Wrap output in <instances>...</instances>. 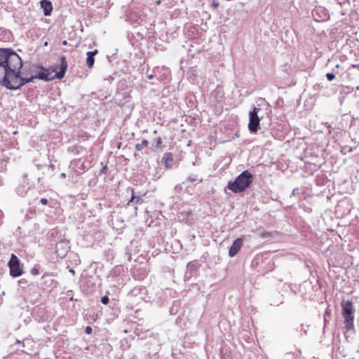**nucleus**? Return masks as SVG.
Here are the masks:
<instances>
[{
	"label": "nucleus",
	"mask_w": 359,
	"mask_h": 359,
	"mask_svg": "<svg viewBox=\"0 0 359 359\" xmlns=\"http://www.w3.org/2000/svg\"><path fill=\"white\" fill-rule=\"evenodd\" d=\"M26 177L27 175H25L22 183L16 188V192L20 196H25L27 194V191L30 189V186L26 180Z\"/></svg>",
	"instance_id": "obj_7"
},
{
	"label": "nucleus",
	"mask_w": 359,
	"mask_h": 359,
	"mask_svg": "<svg viewBox=\"0 0 359 359\" xmlns=\"http://www.w3.org/2000/svg\"><path fill=\"white\" fill-rule=\"evenodd\" d=\"M30 273L32 275L36 276L39 274V271L36 267H34L31 269Z\"/></svg>",
	"instance_id": "obj_16"
},
{
	"label": "nucleus",
	"mask_w": 359,
	"mask_h": 359,
	"mask_svg": "<svg viewBox=\"0 0 359 359\" xmlns=\"http://www.w3.org/2000/svg\"><path fill=\"white\" fill-rule=\"evenodd\" d=\"M60 71L44 68L38 65H29V68L22 69L21 57L13 50L0 48V85L8 90H18L34 79L52 81L64 77L67 69L65 56L60 57Z\"/></svg>",
	"instance_id": "obj_1"
},
{
	"label": "nucleus",
	"mask_w": 359,
	"mask_h": 359,
	"mask_svg": "<svg viewBox=\"0 0 359 359\" xmlns=\"http://www.w3.org/2000/svg\"><path fill=\"white\" fill-rule=\"evenodd\" d=\"M163 159L165 161V165L166 168H171L173 161L172 155L171 153H166L164 155Z\"/></svg>",
	"instance_id": "obj_11"
},
{
	"label": "nucleus",
	"mask_w": 359,
	"mask_h": 359,
	"mask_svg": "<svg viewBox=\"0 0 359 359\" xmlns=\"http://www.w3.org/2000/svg\"><path fill=\"white\" fill-rule=\"evenodd\" d=\"M154 77V75H152V74H150V75H149V76H148V79H152Z\"/></svg>",
	"instance_id": "obj_26"
},
{
	"label": "nucleus",
	"mask_w": 359,
	"mask_h": 359,
	"mask_svg": "<svg viewBox=\"0 0 359 359\" xmlns=\"http://www.w3.org/2000/svg\"><path fill=\"white\" fill-rule=\"evenodd\" d=\"M147 144H148V141L147 140H142L141 143H138L135 145V149L137 151H141Z\"/></svg>",
	"instance_id": "obj_13"
},
{
	"label": "nucleus",
	"mask_w": 359,
	"mask_h": 359,
	"mask_svg": "<svg viewBox=\"0 0 359 359\" xmlns=\"http://www.w3.org/2000/svg\"><path fill=\"white\" fill-rule=\"evenodd\" d=\"M252 180V174L248 170H245L233 181H229L227 187L233 193L242 192L250 185Z\"/></svg>",
	"instance_id": "obj_2"
},
{
	"label": "nucleus",
	"mask_w": 359,
	"mask_h": 359,
	"mask_svg": "<svg viewBox=\"0 0 359 359\" xmlns=\"http://www.w3.org/2000/svg\"><path fill=\"white\" fill-rule=\"evenodd\" d=\"M60 177L62 178V179L65 178L66 177V174L64 173V172L61 173L60 175Z\"/></svg>",
	"instance_id": "obj_24"
},
{
	"label": "nucleus",
	"mask_w": 359,
	"mask_h": 359,
	"mask_svg": "<svg viewBox=\"0 0 359 359\" xmlns=\"http://www.w3.org/2000/svg\"><path fill=\"white\" fill-rule=\"evenodd\" d=\"M79 163H80V161H79V160L72 161L71 162V165L70 166L77 165Z\"/></svg>",
	"instance_id": "obj_20"
},
{
	"label": "nucleus",
	"mask_w": 359,
	"mask_h": 359,
	"mask_svg": "<svg viewBox=\"0 0 359 359\" xmlns=\"http://www.w3.org/2000/svg\"><path fill=\"white\" fill-rule=\"evenodd\" d=\"M50 282H51V284L53 285H52L53 287H55L57 286V283L55 280H54L53 279H51Z\"/></svg>",
	"instance_id": "obj_23"
},
{
	"label": "nucleus",
	"mask_w": 359,
	"mask_h": 359,
	"mask_svg": "<svg viewBox=\"0 0 359 359\" xmlns=\"http://www.w3.org/2000/svg\"><path fill=\"white\" fill-rule=\"evenodd\" d=\"M62 43H63V45H67V41H64L62 42Z\"/></svg>",
	"instance_id": "obj_28"
},
{
	"label": "nucleus",
	"mask_w": 359,
	"mask_h": 359,
	"mask_svg": "<svg viewBox=\"0 0 359 359\" xmlns=\"http://www.w3.org/2000/svg\"><path fill=\"white\" fill-rule=\"evenodd\" d=\"M8 266L10 267V273L12 276L18 277L22 275V270L20 267L19 259L14 254L11 255Z\"/></svg>",
	"instance_id": "obj_5"
},
{
	"label": "nucleus",
	"mask_w": 359,
	"mask_h": 359,
	"mask_svg": "<svg viewBox=\"0 0 359 359\" xmlns=\"http://www.w3.org/2000/svg\"><path fill=\"white\" fill-rule=\"evenodd\" d=\"M326 78L328 81H331L335 78V75L333 73H327L326 74Z\"/></svg>",
	"instance_id": "obj_15"
},
{
	"label": "nucleus",
	"mask_w": 359,
	"mask_h": 359,
	"mask_svg": "<svg viewBox=\"0 0 359 359\" xmlns=\"http://www.w3.org/2000/svg\"><path fill=\"white\" fill-rule=\"evenodd\" d=\"M198 266L199 264L198 261H192L187 264V268L188 271L192 272L195 271L198 267Z\"/></svg>",
	"instance_id": "obj_12"
},
{
	"label": "nucleus",
	"mask_w": 359,
	"mask_h": 359,
	"mask_svg": "<svg viewBox=\"0 0 359 359\" xmlns=\"http://www.w3.org/2000/svg\"><path fill=\"white\" fill-rule=\"evenodd\" d=\"M109 302V299L107 296H104L101 298V302L103 304H107Z\"/></svg>",
	"instance_id": "obj_17"
},
{
	"label": "nucleus",
	"mask_w": 359,
	"mask_h": 359,
	"mask_svg": "<svg viewBox=\"0 0 359 359\" xmlns=\"http://www.w3.org/2000/svg\"><path fill=\"white\" fill-rule=\"evenodd\" d=\"M260 110L259 108L255 107L250 112V120L248 123V129L251 133H256L259 127V118L258 116V111Z\"/></svg>",
	"instance_id": "obj_4"
},
{
	"label": "nucleus",
	"mask_w": 359,
	"mask_h": 359,
	"mask_svg": "<svg viewBox=\"0 0 359 359\" xmlns=\"http://www.w3.org/2000/svg\"><path fill=\"white\" fill-rule=\"evenodd\" d=\"M342 316L344 318V325L347 330H351L354 327V313L355 308L353 303L349 300H343L341 302Z\"/></svg>",
	"instance_id": "obj_3"
},
{
	"label": "nucleus",
	"mask_w": 359,
	"mask_h": 359,
	"mask_svg": "<svg viewBox=\"0 0 359 359\" xmlns=\"http://www.w3.org/2000/svg\"><path fill=\"white\" fill-rule=\"evenodd\" d=\"M243 245V239L241 238H236L231 246L229 248V255L231 257H234L238 251L241 250V247Z\"/></svg>",
	"instance_id": "obj_6"
},
{
	"label": "nucleus",
	"mask_w": 359,
	"mask_h": 359,
	"mask_svg": "<svg viewBox=\"0 0 359 359\" xmlns=\"http://www.w3.org/2000/svg\"><path fill=\"white\" fill-rule=\"evenodd\" d=\"M92 330H92V327H90V326H87V327H86V330H85L87 334H90V333L92 332Z\"/></svg>",
	"instance_id": "obj_19"
},
{
	"label": "nucleus",
	"mask_w": 359,
	"mask_h": 359,
	"mask_svg": "<svg viewBox=\"0 0 359 359\" xmlns=\"http://www.w3.org/2000/svg\"><path fill=\"white\" fill-rule=\"evenodd\" d=\"M41 7L43 11V13L46 16L50 15L53 11V6L48 0H41L40 2Z\"/></svg>",
	"instance_id": "obj_8"
},
{
	"label": "nucleus",
	"mask_w": 359,
	"mask_h": 359,
	"mask_svg": "<svg viewBox=\"0 0 359 359\" xmlns=\"http://www.w3.org/2000/svg\"><path fill=\"white\" fill-rule=\"evenodd\" d=\"M40 203L42 204V205H46L48 203V200L45 198H43L40 200Z\"/></svg>",
	"instance_id": "obj_21"
},
{
	"label": "nucleus",
	"mask_w": 359,
	"mask_h": 359,
	"mask_svg": "<svg viewBox=\"0 0 359 359\" xmlns=\"http://www.w3.org/2000/svg\"><path fill=\"white\" fill-rule=\"evenodd\" d=\"M69 272L72 273L73 275L75 273V271L74 269H69Z\"/></svg>",
	"instance_id": "obj_27"
},
{
	"label": "nucleus",
	"mask_w": 359,
	"mask_h": 359,
	"mask_svg": "<svg viewBox=\"0 0 359 359\" xmlns=\"http://www.w3.org/2000/svg\"><path fill=\"white\" fill-rule=\"evenodd\" d=\"M196 180V178H194V177H188L187 178V181H188V182H195Z\"/></svg>",
	"instance_id": "obj_22"
},
{
	"label": "nucleus",
	"mask_w": 359,
	"mask_h": 359,
	"mask_svg": "<svg viewBox=\"0 0 359 359\" xmlns=\"http://www.w3.org/2000/svg\"><path fill=\"white\" fill-rule=\"evenodd\" d=\"M298 191V189H297V188L294 189H293V191H292V194H293V195H295V194H296V191Z\"/></svg>",
	"instance_id": "obj_25"
},
{
	"label": "nucleus",
	"mask_w": 359,
	"mask_h": 359,
	"mask_svg": "<svg viewBox=\"0 0 359 359\" xmlns=\"http://www.w3.org/2000/svg\"><path fill=\"white\" fill-rule=\"evenodd\" d=\"M135 203H137V204L141 203H142V199L140 197H139V196H138V197H136V196H135L133 194V195H132V197H131V199H130V202H132V201H135Z\"/></svg>",
	"instance_id": "obj_14"
},
{
	"label": "nucleus",
	"mask_w": 359,
	"mask_h": 359,
	"mask_svg": "<svg viewBox=\"0 0 359 359\" xmlns=\"http://www.w3.org/2000/svg\"><path fill=\"white\" fill-rule=\"evenodd\" d=\"M97 50L87 52L86 64L88 67L91 68L93 66L95 62L94 56L97 54Z\"/></svg>",
	"instance_id": "obj_10"
},
{
	"label": "nucleus",
	"mask_w": 359,
	"mask_h": 359,
	"mask_svg": "<svg viewBox=\"0 0 359 359\" xmlns=\"http://www.w3.org/2000/svg\"><path fill=\"white\" fill-rule=\"evenodd\" d=\"M161 143H162L161 138V137H158V138L156 140V147H161Z\"/></svg>",
	"instance_id": "obj_18"
},
{
	"label": "nucleus",
	"mask_w": 359,
	"mask_h": 359,
	"mask_svg": "<svg viewBox=\"0 0 359 359\" xmlns=\"http://www.w3.org/2000/svg\"><path fill=\"white\" fill-rule=\"evenodd\" d=\"M160 3H161V1H156V4H157V5H159V4H160Z\"/></svg>",
	"instance_id": "obj_29"
},
{
	"label": "nucleus",
	"mask_w": 359,
	"mask_h": 359,
	"mask_svg": "<svg viewBox=\"0 0 359 359\" xmlns=\"http://www.w3.org/2000/svg\"><path fill=\"white\" fill-rule=\"evenodd\" d=\"M312 15L317 21L325 20L327 18L325 11L321 8L313 10Z\"/></svg>",
	"instance_id": "obj_9"
}]
</instances>
